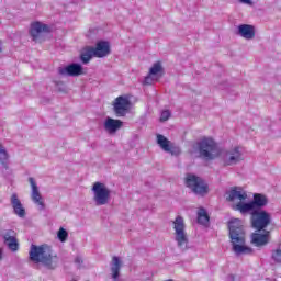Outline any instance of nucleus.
<instances>
[{
	"label": "nucleus",
	"mask_w": 281,
	"mask_h": 281,
	"mask_svg": "<svg viewBox=\"0 0 281 281\" xmlns=\"http://www.w3.org/2000/svg\"><path fill=\"white\" fill-rule=\"evenodd\" d=\"M228 229L234 254L237 256H251L254 249L245 246V228L243 227V222L239 218L231 220Z\"/></svg>",
	"instance_id": "1"
},
{
	"label": "nucleus",
	"mask_w": 281,
	"mask_h": 281,
	"mask_svg": "<svg viewBox=\"0 0 281 281\" xmlns=\"http://www.w3.org/2000/svg\"><path fill=\"white\" fill-rule=\"evenodd\" d=\"M29 258L31 262H34L35 265L42 262V265L48 269H56L58 265V256L52 250V247L47 245H31Z\"/></svg>",
	"instance_id": "2"
},
{
	"label": "nucleus",
	"mask_w": 281,
	"mask_h": 281,
	"mask_svg": "<svg viewBox=\"0 0 281 281\" xmlns=\"http://www.w3.org/2000/svg\"><path fill=\"white\" fill-rule=\"evenodd\" d=\"M226 201H239L233 209L237 212H240V214H249V212H256L257 210L254 206L252 202L245 203L243 201H247V192L243 191L240 188H233L228 192V196L226 198Z\"/></svg>",
	"instance_id": "3"
},
{
	"label": "nucleus",
	"mask_w": 281,
	"mask_h": 281,
	"mask_svg": "<svg viewBox=\"0 0 281 281\" xmlns=\"http://www.w3.org/2000/svg\"><path fill=\"white\" fill-rule=\"evenodd\" d=\"M198 149L200 153V157L206 159L207 161H212L216 159L218 155H221V150L218 149V144L214 142V138L204 136L198 142Z\"/></svg>",
	"instance_id": "4"
},
{
	"label": "nucleus",
	"mask_w": 281,
	"mask_h": 281,
	"mask_svg": "<svg viewBox=\"0 0 281 281\" xmlns=\"http://www.w3.org/2000/svg\"><path fill=\"white\" fill-rule=\"evenodd\" d=\"M184 183L187 188H190V190L199 196H205V194L210 192V188L207 187V183H205V180L192 173L187 175Z\"/></svg>",
	"instance_id": "5"
},
{
	"label": "nucleus",
	"mask_w": 281,
	"mask_h": 281,
	"mask_svg": "<svg viewBox=\"0 0 281 281\" xmlns=\"http://www.w3.org/2000/svg\"><path fill=\"white\" fill-rule=\"evenodd\" d=\"M250 214L251 226L257 232H262V229H266V227L271 225V214H269L267 211L257 210Z\"/></svg>",
	"instance_id": "6"
},
{
	"label": "nucleus",
	"mask_w": 281,
	"mask_h": 281,
	"mask_svg": "<svg viewBox=\"0 0 281 281\" xmlns=\"http://www.w3.org/2000/svg\"><path fill=\"white\" fill-rule=\"evenodd\" d=\"M173 229L176 232V243L178 247H188V234H186V223L183 217L177 216L173 221Z\"/></svg>",
	"instance_id": "7"
},
{
	"label": "nucleus",
	"mask_w": 281,
	"mask_h": 281,
	"mask_svg": "<svg viewBox=\"0 0 281 281\" xmlns=\"http://www.w3.org/2000/svg\"><path fill=\"white\" fill-rule=\"evenodd\" d=\"M92 190L94 192V201L97 205H106V203H109L111 191L106 189V186H104V183L95 182Z\"/></svg>",
	"instance_id": "8"
},
{
	"label": "nucleus",
	"mask_w": 281,
	"mask_h": 281,
	"mask_svg": "<svg viewBox=\"0 0 281 281\" xmlns=\"http://www.w3.org/2000/svg\"><path fill=\"white\" fill-rule=\"evenodd\" d=\"M49 32H52V30L47 24H43L41 22L31 23L30 35L32 41L35 43H42L43 36H45V34H49Z\"/></svg>",
	"instance_id": "9"
},
{
	"label": "nucleus",
	"mask_w": 281,
	"mask_h": 281,
	"mask_svg": "<svg viewBox=\"0 0 281 281\" xmlns=\"http://www.w3.org/2000/svg\"><path fill=\"white\" fill-rule=\"evenodd\" d=\"M113 109L116 117H124L131 111V99L128 95H120L113 102Z\"/></svg>",
	"instance_id": "10"
},
{
	"label": "nucleus",
	"mask_w": 281,
	"mask_h": 281,
	"mask_svg": "<svg viewBox=\"0 0 281 281\" xmlns=\"http://www.w3.org/2000/svg\"><path fill=\"white\" fill-rule=\"evenodd\" d=\"M92 52L95 58H104V56L111 54V45L109 42L100 41L97 43L95 47H92Z\"/></svg>",
	"instance_id": "11"
},
{
	"label": "nucleus",
	"mask_w": 281,
	"mask_h": 281,
	"mask_svg": "<svg viewBox=\"0 0 281 281\" xmlns=\"http://www.w3.org/2000/svg\"><path fill=\"white\" fill-rule=\"evenodd\" d=\"M60 76H82V66L79 64H70L64 68L58 69Z\"/></svg>",
	"instance_id": "12"
},
{
	"label": "nucleus",
	"mask_w": 281,
	"mask_h": 281,
	"mask_svg": "<svg viewBox=\"0 0 281 281\" xmlns=\"http://www.w3.org/2000/svg\"><path fill=\"white\" fill-rule=\"evenodd\" d=\"M243 159V155L240 154V148L235 147L232 150L226 153V157L224 159V166H234V164H238Z\"/></svg>",
	"instance_id": "13"
},
{
	"label": "nucleus",
	"mask_w": 281,
	"mask_h": 281,
	"mask_svg": "<svg viewBox=\"0 0 281 281\" xmlns=\"http://www.w3.org/2000/svg\"><path fill=\"white\" fill-rule=\"evenodd\" d=\"M124 125V123L121 120H115L112 117H106L104 122V130L110 135H113L120 131V128Z\"/></svg>",
	"instance_id": "14"
},
{
	"label": "nucleus",
	"mask_w": 281,
	"mask_h": 281,
	"mask_svg": "<svg viewBox=\"0 0 281 281\" xmlns=\"http://www.w3.org/2000/svg\"><path fill=\"white\" fill-rule=\"evenodd\" d=\"M269 236H271L269 231H265L263 234L252 233L251 243L255 247H265L269 243Z\"/></svg>",
	"instance_id": "15"
},
{
	"label": "nucleus",
	"mask_w": 281,
	"mask_h": 281,
	"mask_svg": "<svg viewBox=\"0 0 281 281\" xmlns=\"http://www.w3.org/2000/svg\"><path fill=\"white\" fill-rule=\"evenodd\" d=\"M4 243L11 251H19V241L16 240V232L9 229L3 235Z\"/></svg>",
	"instance_id": "16"
},
{
	"label": "nucleus",
	"mask_w": 281,
	"mask_h": 281,
	"mask_svg": "<svg viewBox=\"0 0 281 281\" xmlns=\"http://www.w3.org/2000/svg\"><path fill=\"white\" fill-rule=\"evenodd\" d=\"M30 186L32 188V201L36 203V205H41V207H45V203L43 202V196L41 195V192L38 191V186L36 184V181L34 178H29Z\"/></svg>",
	"instance_id": "17"
},
{
	"label": "nucleus",
	"mask_w": 281,
	"mask_h": 281,
	"mask_svg": "<svg viewBox=\"0 0 281 281\" xmlns=\"http://www.w3.org/2000/svg\"><path fill=\"white\" fill-rule=\"evenodd\" d=\"M11 205L16 216H19L20 218H25V207H23V203H21V200L19 199V195H16V193H13L11 195Z\"/></svg>",
	"instance_id": "18"
},
{
	"label": "nucleus",
	"mask_w": 281,
	"mask_h": 281,
	"mask_svg": "<svg viewBox=\"0 0 281 281\" xmlns=\"http://www.w3.org/2000/svg\"><path fill=\"white\" fill-rule=\"evenodd\" d=\"M164 74V67H161V61H157L149 69V74L145 77L144 85H153V76H161Z\"/></svg>",
	"instance_id": "19"
},
{
	"label": "nucleus",
	"mask_w": 281,
	"mask_h": 281,
	"mask_svg": "<svg viewBox=\"0 0 281 281\" xmlns=\"http://www.w3.org/2000/svg\"><path fill=\"white\" fill-rule=\"evenodd\" d=\"M238 32L243 38H246L247 41H251V38L256 36V29H254V25L241 24L238 26Z\"/></svg>",
	"instance_id": "20"
},
{
	"label": "nucleus",
	"mask_w": 281,
	"mask_h": 281,
	"mask_svg": "<svg viewBox=\"0 0 281 281\" xmlns=\"http://www.w3.org/2000/svg\"><path fill=\"white\" fill-rule=\"evenodd\" d=\"M157 144L160 146L165 153H171V155L175 154V146H172V143L166 136L158 134L157 135Z\"/></svg>",
	"instance_id": "21"
},
{
	"label": "nucleus",
	"mask_w": 281,
	"mask_h": 281,
	"mask_svg": "<svg viewBox=\"0 0 281 281\" xmlns=\"http://www.w3.org/2000/svg\"><path fill=\"white\" fill-rule=\"evenodd\" d=\"M255 210H258L260 207H265L267 205L268 200L267 196L260 193H255L254 194V200L251 201Z\"/></svg>",
	"instance_id": "22"
},
{
	"label": "nucleus",
	"mask_w": 281,
	"mask_h": 281,
	"mask_svg": "<svg viewBox=\"0 0 281 281\" xmlns=\"http://www.w3.org/2000/svg\"><path fill=\"white\" fill-rule=\"evenodd\" d=\"M198 223L204 226L210 225V214H207V211L203 207L198 209Z\"/></svg>",
	"instance_id": "23"
},
{
	"label": "nucleus",
	"mask_w": 281,
	"mask_h": 281,
	"mask_svg": "<svg viewBox=\"0 0 281 281\" xmlns=\"http://www.w3.org/2000/svg\"><path fill=\"white\" fill-rule=\"evenodd\" d=\"M93 56H95V53H93V47L91 46L85 47L80 54V58L83 65H87V63H89Z\"/></svg>",
	"instance_id": "24"
},
{
	"label": "nucleus",
	"mask_w": 281,
	"mask_h": 281,
	"mask_svg": "<svg viewBox=\"0 0 281 281\" xmlns=\"http://www.w3.org/2000/svg\"><path fill=\"white\" fill-rule=\"evenodd\" d=\"M112 262H113V266L111 268L112 278H113V280H117V278H120V268L122 267V262L120 261V258H117V257H113Z\"/></svg>",
	"instance_id": "25"
},
{
	"label": "nucleus",
	"mask_w": 281,
	"mask_h": 281,
	"mask_svg": "<svg viewBox=\"0 0 281 281\" xmlns=\"http://www.w3.org/2000/svg\"><path fill=\"white\" fill-rule=\"evenodd\" d=\"M271 260L274 265H281V243L271 251Z\"/></svg>",
	"instance_id": "26"
},
{
	"label": "nucleus",
	"mask_w": 281,
	"mask_h": 281,
	"mask_svg": "<svg viewBox=\"0 0 281 281\" xmlns=\"http://www.w3.org/2000/svg\"><path fill=\"white\" fill-rule=\"evenodd\" d=\"M0 164L5 168V170H8V159H10V156L2 144H0Z\"/></svg>",
	"instance_id": "27"
},
{
	"label": "nucleus",
	"mask_w": 281,
	"mask_h": 281,
	"mask_svg": "<svg viewBox=\"0 0 281 281\" xmlns=\"http://www.w3.org/2000/svg\"><path fill=\"white\" fill-rule=\"evenodd\" d=\"M57 238L60 240V243H66L67 238H69V233L64 227H60L57 233Z\"/></svg>",
	"instance_id": "28"
},
{
	"label": "nucleus",
	"mask_w": 281,
	"mask_h": 281,
	"mask_svg": "<svg viewBox=\"0 0 281 281\" xmlns=\"http://www.w3.org/2000/svg\"><path fill=\"white\" fill-rule=\"evenodd\" d=\"M170 120V112L168 110H164L160 114V122H168Z\"/></svg>",
	"instance_id": "29"
},
{
	"label": "nucleus",
	"mask_w": 281,
	"mask_h": 281,
	"mask_svg": "<svg viewBox=\"0 0 281 281\" xmlns=\"http://www.w3.org/2000/svg\"><path fill=\"white\" fill-rule=\"evenodd\" d=\"M75 262H76V265H82V258L77 257V258L75 259Z\"/></svg>",
	"instance_id": "30"
},
{
	"label": "nucleus",
	"mask_w": 281,
	"mask_h": 281,
	"mask_svg": "<svg viewBox=\"0 0 281 281\" xmlns=\"http://www.w3.org/2000/svg\"><path fill=\"white\" fill-rule=\"evenodd\" d=\"M240 3H246L247 5H251V0H239Z\"/></svg>",
	"instance_id": "31"
},
{
	"label": "nucleus",
	"mask_w": 281,
	"mask_h": 281,
	"mask_svg": "<svg viewBox=\"0 0 281 281\" xmlns=\"http://www.w3.org/2000/svg\"><path fill=\"white\" fill-rule=\"evenodd\" d=\"M1 52H3V46H2V43H1V40H0V54Z\"/></svg>",
	"instance_id": "32"
},
{
	"label": "nucleus",
	"mask_w": 281,
	"mask_h": 281,
	"mask_svg": "<svg viewBox=\"0 0 281 281\" xmlns=\"http://www.w3.org/2000/svg\"><path fill=\"white\" fill-rule=\"evenodd\" d=\"M3 251L1 250V248H0V260H2V258H3Z\"/></svg>",
	"instance_id": "33"
}]
</instances>
